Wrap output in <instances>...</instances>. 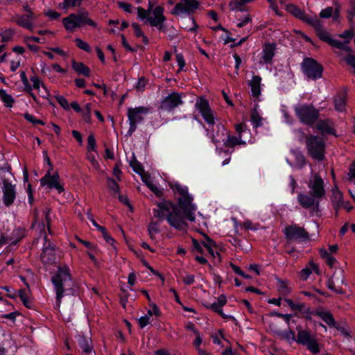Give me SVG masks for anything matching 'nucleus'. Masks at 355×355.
Instances as JSON below:
<instances>
[{"mask_svg":"<svg viewBox=\"0 0 355 355\" xmlns=\"http://www.w3.org/2000/svg\"><path fill=\"white\" fill-rule=\"evenodd\" d=\"M173 189L180 196L178 204L184 214L171 201L163 200L157 203V208L153 209V216L161 221L166 220L170 226L177 230L185 231L188 227L185 220L195 221L196 207L192 204L193 198L189 194L187 187L175 184Z\"/></svg>","mask_w":355,"mask_h":355,"instance_id":"1","label":"nucleus"},{"mask_svg":"<svg viewBox=\"0 0 355 355\" xmlns=\"http://www.w3.org/2000/svg\"><path fill=\"white\" fill-rule=\"evenodd\" d=\"M195 106L208 125V128H206L207 136L216 145L223 143L228 130L221 123L215 124V113L211 109L207 99L202 97L198 98Z\"/></svg>","mask_w":355,"mask_h":355,"instance_id":"2","label":"nucleus"},{"mask_svg":"<svg viewBox=\"0 0 355 355\" xmlns=\"http://www.w3.org/2000/svg\"><path fill=\"white\" fill-rule=\"evenodd\" d=\"M51 282L56 293V302L60 305L64 293L72 289L73 282L69 267L67 265L59 266L52 276Z\"/></svg>","mask_w":355,"mask_h":355,"instance_id":"3","label":"nucleus"},{"mask_svg":"<svg viewBox=\"0 0 355 355\" xmlns=\"http://www.w3.org/2000/svg\"><path fill=\"white\" fill-rule=\"evenodd\" d=\"M62 22L65 29L70 32H73L77 28L85 25L96 27V24L89 17V13L87 11L70 14L68 17L63 18Z\"/></svg>","mask_w":355,"mask_h":355,"instance_id":"4","label":"nucleus"},{"mask_svg":"<svg viewBox=\"0 0 355 355\" xmlns=\"http://www.w3.org/2000/svg\"><path fill=\"white\" fill-rule=\"evenodd\" d=\"M164 8L161 6H156L153 11V16L148 10L141 7L137 8V16L141 19H146L151 26L157 27L159 31L162 30L166 17L164 15Z\"/></svg>","mask_w":355,"mask_h":355,"instance_id":"5","label":"nucleus"},{"mask_svg":"<svg viewBox=\"0 0 355 355\" xmlns=\"http://www.w3.org/2000/svg\"><path fill=\"white\" fill-rule=\"evenodd\" d=\"M294 111L300 121L307 125H312L319 118V110L312 104L299 103Z\"/></svg>","mask_w":355,"mask_h":355,"instance_id":"6","label":"nucleus"},{"mask_svg":"<svg viewBox=\"0 0 355 355\" xmlns=\"http://www.w3.org/2000/svg\"><path fill=\"white\" fill-rule=\"evenodd\" d=\"M307 153L310 157L317 161H322L325 158V142L320 137L311 135L306 138Z\"/></svg>","mask_w":355,"mask_h":355,"instance_id":"7","label":"nucleus"},{"mask_svg":"<svg viewBox=\"0 0 355 355\" xmlns=\"http://www.w3.org/2000/svg\"><path fill=\"white\" fill-rule=\"evenodd\" d=\"M301 69L307 80H315L322 76V66L311 58H306L303 60L301 63Z\"/></svg>","mask_w":355,"mask_h":355,"instance_id":"8","label":"nucleus"},{"mask_svg":"<svg viewBox=\"0 0 355 355\" xmlns=\"http://www.w3.org/2000/svg\"><path fill=\"white\" fill-rule=\"evenodd\" d=\"M149 112V108L146 107H137L128 109L127 116L129 121V130L126 133L127 137H130L137 129V125L144 119V116Z\"/></svg>","mask_w":355,"mask_h":355,"instance_id":"9","label":"nucleus"},{"mask_svg":"<svg viewBox=\"0 0 355 355\" xmlns=\"http://www.w3.org/2000/svg\"><path fill=\"white\" fill-rule=\"evenodd\" d=\"M307 187L309 193L313 194L314 196L323 198L326 194L325 184L324 180L317 173L311 171V175L307 181Z\"/></svg>","mask_w":355,"mask_h":355,"instance_id":"10","label":"nucleus"},{"mask_svg":"<svg viewBox=\"0 0 355 355\" xmlns=\"http://www.w3.org/2000/svg\"><path fill=\"white\" fill-rule=\"evenodd\" d=\"M199 7L200 2L198 0H180L171 10V13L174 16L182 15H191L194 13Z\"/></svg>","mask_w":355,"mask_h":355,"instance_id":"11","label":"nucleus"},{"mask_svg":"<svg viewBox=\"0 0 355 355\" xmlns=\"http://www.w3.org/2000/svg\"><path fill=\"white\" fill-rule=\"evenodd\" d=\"M283 232L287 240L300 242H305L310 240L309 234L305 229L296 224L285 227Z\"/></svg>","mask_w":355,"mask_h":355,"instance_id":"12","label":"nucleus"},{"mask_svg":"<svg viewBox=\"0 0 355 355\" xmlns=\"http://www.w3.org/2000/svg\"><path fill=\"white\" fill-rule=\"evenodd\" d=\"M183 103L182 94L178 92H172L162 100L159 110L162 112H171Z\"/></svg>","mask_w":355,"mask_h":355,"instance_id":"13","label":"nucleus"},{"mask_svg":"<svg viewBox=\"0 0 355 355\" xmlns=\"http://www.w3.org/2000/svg\"><path fill=\"white\" fill-rule=\"evenodd\" d=\"M40 184L41 186H46L50 189H55L58 193H61L64 191L63 185L60 182V176L57 172L51 174L50 171H48L45 175L40 179Z\"/></svg>","mask_w":355,"mask_h":355,"instance_id":"14","label":"nucleus"},{"mask_svg":"<svg viewBox=\"0 0 355 355\" xmlns=\"http://www.w3.org/2000/svg\"><path fill=\"white\" fill-rule=\"evenodd\" d=\"M297 200L302 208L315 211L318 209L320 200L321 199L314 196L313 194H311L309 192V194L299 193Z\"/></svg>","mask_w":355,"mask_h":355,"instance_id":"15","label":"nucleus"},{"mask_svg":"<svg viewBox=\"0 0 355 355\" xmlns=\"http://www.w3.org/2000/svg\"><path fill=\"white\" fill-rule=\"evenodd\" d=\"M3 201L6 207L10 206L16 198L15 185L12 184L6 178L3 179Z\"/></svg>","mask_w":355,"mask_h":355,"instance_id":"16","label":"nucleus"},{"mask_svg":"<svg viewBox=\"0 0 355 355\" xmlns=\"http://www.w3.org/2000/svg\"><path fill=\"white\" fill-rule=\"evenodd\" d=\"M276 44L267 43L263 44L262 51L260 53L259 64L264 65L271 64L272 58L275 55Z\"/></svg>","mask_w":355,"mask_h":355,"instance_id":"17","label":"nucleus"},{"mask_svg":"<svg viewBox=\"0 0 355 355\" xmlns=\"http://www.w3.org/2000/svg\"><path fill=\"white\" fill-rule=\"evenodd\" d=\"M37 18L35 13L24 14L16 16V22L19 26L28 30H33L34 21Z\"/></svg>","mask_w":355,"mask_h":355,"instance_id":"18","label":"nucleus"},{"mask_svg":"<svg viewBox=\"0 0 355 355\" xmlns=\"http://www.w3.org/2000/svg\"><path fill=\"white\" fill-rule=\"evenodd\" d=\"M227 303V298L225 295H220L217 301L206 306L207 308L210 309L213 311L218 313L223 318H230V319H234L233 316L227 315L225 314L223 312V306Z\"/></svg>","mask_w":355,"mask_h":355,"instance_id":"19","label":"nucleus"},{"mask_svg":"<svg viewBox=\"0 0 355 355\" xmlns=\"http://www.w3.org/2000/svg\"><path fill=\"white\" fill-rule=\"evenodd\" d=\"M223 141L225 147L233 149L237 145H245L246 141H244L241 137L230 135V132L227 131L226 138Z\"/></svg>","mask_w":355,"mask_h":355,"instance_id":"20","label":"nucleus"},{"mask_svg":"<svg viewBox=\"0 0 355 355\" xmlns=\"http://www.w3.org/2000/svg\"><path fill=\"white\" fill-rule=\"evenodd\" d=\"M331 200L332 202L333 207L336 210L337 214L338 210L342 207L343 202V193L338 190L337 187H334L332 189V195L331 197Z\"/></svg>","mask_w":355,"mask_h":355,"instance_id":"21","label":"nucleus"},{"mask_svg":"<svg viewBox=\"0 0 355 355\" xmlns=\"http://www.w3.org/2000/svg\"><path fill=\"white\" fill-rule=\"evenodd\" d=\"M261 78L259 76H254L249 82L252 96L254 97L257 98L261 94Z\"/></svg>","mask_w":355,"mask_h":355,"instance_id":"22","label":"nucleus"},{"mask_svg":"<svg viewBox=\"0 0 355 355\" xmlns=\"http://www.w3.org/2000/svg\"><path fill=\"white\" fill-rule=\"evenodd\" d=\"M313 272L319 274V267L316 263L310 261L309 266L301 270L300 272L301 279L306 280Z\"/></svg>","mask_w":355,"mask_h":355,"instance_id":"23","label":"nucleus"},{"mask_svg":"<svg viewBox=\"0 0 355 355\" xmlns=\"http://www.w3.org/2000/svg\"><path fill=\"white\" fill-rule=\"evenodd\" d=\"M347 94L345 92H341L336 94L334 98V107L338 112L345 110L346 105Z\"/></svg>","mask_w":355,"mask_h":355,"instance_id":"24","label":"nucleus"},{"mask_svg":"<svg viewBox=\"0 0 355 355\" xmlns=\"http://www.w3.org/2000/svg\"><path fill=\"white\" fill-rule=\"evenodd\" d=\"M141 179L146 186L158 197L162 196V190L159 189L156 184L153 182L151 178L148 175H142Z\"/></svg>","mask_w":355,"mask_h":355,"instance_id":"25","label":"nucleus"},{"mask_svg":"<svg viewBox=\"0 0 355 355\" xmlns=\"http://www.w3.org/2000/svg\"><path fill=\"white\" fill-rule=\"evenodd\" d=\"M72 69L79 75H83L86 77L90 76L91 71L84 63L73 60L71 62Z\"/></svg>","mask_w":355,"mask_h":355,"instance_id":"26","label":"nucleus"},{"mask_svg":"<svg viewBox=\"0 0 355 355\" xmlns=\"http://www.w3.org/2000/svg\"><path fill=\"white\" fill-rule=\"evenodd\" d=\"M78 343L83 352L86 354L92 353V347L91 345L92 340L89 338L85 336H79Z\"/></svg>","mask_w":355,"mask_h":355,"instance_id":"27","label":"nucleus"},{"mask_svg":"<svg viewBox=\"0 0 355 355\" xmlns=\"http://www.w3.org/2000/svg\"><path fill=\"white\" fill-rule=\"evenodd\" d=\"M41 259L44 263H52L55 261V248H43Z\"/></svg>","mask_w":355,"mask_h":355,"instance_id":"28","label":"nucleus"},{"mask_svg":"<svg viewBox=\"0 0 355 355\" xmlns=\"http://www.w3.org/2000/svg\"><path fill=\"white\" fill-rule=\"evenodd\" d=\"M254 0H232L230 2L229 6L232 11L243 12L245 10V5Z\"/></svg>","mask_w":355,"mask_h":355,"instance_id":"29","label":"nucleus"},{"mask_svg":"<svg viewBox=\"0 0 355 355\" xmlns=\"http://www.w3.org/2000/svg\"><path fill=\"white\" fill-rule=\"evenodd\" d=\"M315 336L307 330H298L297 338L296 342L301 345H305Z\"/></svg>","mask_w":355,"mask_h":355,"instance_id":"30","label":"nucleus"},{"mask_svg":"<svg viewBox=\"0 0 355 355\" xmlns=\"http://www.w3.org/2000/svg\"><path fill=\"white\" fill-rule=\"evenodd\" d=\"M329 44L338 50L344 51L348 53V54H352V49L348 46V44L346 42H341L338 40L332 39Z\"/></svg>","mask_w":355,"mask_h":355,"instance_id":"31","label":"nucleus"},{"mask_svg":"<svg viewBox=\"0 0 355 355\" xmlns=\"http://www.w3.org/2000/svg\"><path fill=\"white\" fill-rule=\"evenodd\" d=\"M277 290L282 295H287L291 292V288L289 286L287 281H284L277 278Z\"/></svg>","mask_w":355,"mask_h":355,"instance_id":"32","label":"nucleus"},{"mask_svg":"<svg viewBox=\"0 0 355 355\" xmlns=\"http://www.w3.org/2000/svg\"><path fill=\"white\" fill-rule=\"evenodd\" d=\"M316 315L324 321L329 327H335V320L332 314L328 311H318Z\"/></svg>","mask_w":355,"mask_h":355,"instance_id":"33","label":"nucleus"},{"mask_svg":"<svg viewBox=\"0 0 355 355\" xmlns=\"http://www.w3.org/2000/svg\"><path fill=\"white\" fill-rule=\"evenodd\" d=\"M315 30L316 34L318 36V37L321 40L324 41L329 44L332 38L331 37L330 34L324 30L322 24L318 27H317Z\"/></svg>","mask_w":355,"mask_h":355,"instance_id":"34","label":"nucleus"},{"mask_svg":"<svg viewBox=\"0 0 355 355\" xmlns=\"http://www.w3.org/2000/svg\"><path fill=\"white\" fill-rule=\"evenodd\" d=\"M0 98L4 103V105L8 107H12L15 102L12 96L6 93L3 89H0Z\"/></svg>","mask_w":355,"mask_h":355,"instance_id":"35","label":"nucleus"},{"mask_svg":"<svg viewBox=\"0 0 355 355\" xmlns=\"http://www.w3.org/2000/svg\"><path fill=\"white\" fill-rule=\"evenodd\" d=\"M263 118L260 116L257 110H252L250 114V121L254 128H258L262 125Z\"/></svg>","mask_w":355,"mask_h":355,"instance_id":"36","label":"nucleus"},{"mask_svg":"<svg viewBox=\"0 0 355 355\" xmlns=\"http://www.w3.org/2000/svg\"><path fill=\"white\" fill-rule=\"evenodd\" d=\"M83 0H63V2L60 3V8L67 10L69 8L77 7L81 5Z\"/></svg>","mask_w":355,"mask_h":355,"instance_id":"37","label":"nucleus"},{"mask_svg":"<svg viewBox=\"0 0 355 355\" xmlns=\"http://www.w3.org/2000/svg\"><path fill=\"white\" fill-rule=\"evenodd\" d=\"M8 236L11 241V244L15 245L24 237V232L22 230L19 228L15 229Z\"/></svg>","mask_w":355,"mask_h":355,"instance_id":"38","label":"nucleus"},{"mask_svg":"<svg viewBox=\"0 0 355 355\" xmlns=\"http://www.w3.org/2000/svg\"><path fill=\"white\" fill-rule=\"evenodd\" d=\"M130 166L135 173L139 175H142L143 173L144 172L142 164L136 159L135 156H133L132 159L130 161Z\"/></svg>","mask_w":355,"mask_h":355,"instance_id":"39","label":"nucleus"},{"mask_svg":"<svg viewBox=\"0 0 355 355\" xmlns=\"http://www.w3.org/2000/svg\"><path fill=\"white\" fill-rule=\"evenodd\" d=\"M131 26H132V28L134 29L135 36L137 37H141L143 39L144 43L147 44L148 43V37L144 34L139 25L138 24L134 22L131 24Z\"/></svg>","mask_w":355,"mask_h":355,"instance_id":"40","label":"nucleus"},{"mask_svg":"<svg viewBox=\"0 0 355 355\" xmlns=\"http://www.w3.org/2000/svg\"><path fill=\"white\" fill-rule=\"evenodd\" d=\"M306 348L313 354L320 352V347L315 337L313 338L308 344L305 345Z\"/></svg>","mask_w":355,"mask_h":355,"instance_id":"41","label":"nucleus"},{"mask_svg":"<svg viewBox=\"0 0 355 355\" xmlns=\"http://www.w3.org/2000/svg\"><path fill=\"white\" fill-rule=\"evenodd\" d=\"M276 333L281 336L283 338L287 340L288 342L296 341L295 332L291 330H288L284 332L276 331Z\"/></svg>","mask_w":355,"mask_h":355,"instance_id":"42","label":"nucleus"},{"mask_svg":"<svg viewBox=\"0 0 355 355\" xmlns=\"http://www.w3.org/2000/svg\"><path fill=\"white\" fill-rule=\"evenodd\" d=\"M302 20L311 24L315 29L321 24V22L318 19L309 16L306 13L304 14V17H302Z\"/></svg>","mask_w":355,"mask_h":355,"instance_id":"43","label":"nucleus"},{"mask_svg":"<svg viewBox=\"0 0 355 355\" xmlns=\"http://www.w3.org/2000/svg\"><path fill=\"white\" fill-rule=\"evenodd\" d=\"M317 129L322 133L330 134L332 132V128L324 121H320L318 122Z\"/></svg>","mask_w":355,"mask_h":355,"instance_id":"44","label":"nucleus"},{"mask_svg":"<svg viewBox=\"0 0 355 355\" xmlns=\"http://www.w3.org/2000/svg\"><path fill=\"white\" fill-rule=\"evenodd\" d=\"M290 12L297 18L302 19L304 17L305 12L295 6L291 5L288 7Z\"/></svg>","mask_w":355,"mask_h":355,"instance_id":"45","label":"nucleus"},{"mask_svg":"<svg viewBox=\"0 0 355 355\" xmlns=\"http://www.w3.org/2000/svg\"><path fill=\"white\" fill-rule=\"evenodd\" d=\"M75 42H76V46L80 49L83 50V51H85L86 52H88V53L92 51V49H91L90 46L88 44V43H87L86 42L83 41L80 38H76L75 40Z\"/></svg>","mask_w":355,"mask_h":355,"instance_id":"46","label":"nucleus"},{"mask_svg":"<svg viewBox=\"0 0 355 355\" xmlns=\"http://www.w3.org/2000/svg\"><path fill=\"white\" fill-rule=\"evenodd\" d=\"M30 81L32 83L31 87L33 89H37L40 91V88L42 87V85H44L40 78L37 76H33L30 78Z\"/></svg>","mask_w":355,"mask_h":355,"instance_id":"47","label":"nucleus"},{"mask_svg":"<svg viewBox=\"0 0 355 355\" xmlns=\"http://www.w3.org/2000/svg\"><path fill=\"white\" fill-rule=\"evenodd\" d=\"M285 302L290 306L292 311H301L304 308V304H295L291 299H285Z\"/></svg>","mask_w":355,"mask_h":355,"instance_id":"48","label":"nucleus"},{"mask_svg":"<svg viewBox=\"0 0 355 355\" xmlns=\"http://www.w3.org/2000/svg\"><path fill=\"white\" fill-rule=\"evenodd\" d=\"M24 117L28 122H30L34 125L40 124V125H44L45 124L43 121L37 119L35 116H33L28 112L24 114Z\"/></svg>","mask_w":355,"mask_h":355,"instance_id":"49","label":"nucleus"},{"mask_svg":"<svg viewBox=\"0 0 355 355\" xmlns=\"http://www.w3.org/2000/svg\"><path fill=\"white\" fill-rule=\"evenodd\" d=\"M235 129L238 136L241 137V139H243V134L249 132L245 123H243L236 124L235 125Z\"/></svg>","mask_w":355,"mask_h":355,"instance_id":"50","label":"nucleus"},{"mask_svg":"<svg viewBox=\"0 0 355 355\" xmlns=\"http://www.w3.org/2000/svg\"><path fill=\"white\" fill-rule=\"evenodd\" d=\"M98 231H100L102 233L104 239L107 243L110 245L114 244V239L107 233L105 227L101 226V227H98Z\"/></svg>","mask_w":355,"mask_h":355,"instance_id":"51","label":"nucleus"},{"mask_svg":"<svg viewBox=\"0 0 355 355\" xmlns=\"http://www.w3.org/2000/svg\"><path fill=\"white\" fill-rule=\"evenodd\" d=\"M148 233L151 239L159 232V225L157 223L151 222L148 227Z\"/></svg>","mask_w":355,"mask_h":355,"instance_id":"52","label":"nucleus"},{"mask_svg":"<svg viewBox=\"0 0 355 355\" xmlns=\"http://www.w3.org/2000/svg\"><path fill=\"white\" fill-rule=\"evenodd\" d=\"M21 80L24 86V89L26 92H31L33 90V87H31V84L29 83L28 79L26 77V73L24 71H21L20 73Z\"/></svg>","mask_w":355,"mask_h":355,"instance_id":"53","label":"nucleus"},{"mask_svg":"<svg viewBox=\"0 0 355 355\" xmlns=\"http://www.w3.org/2000/svg\"><path fill=\"white\" fill-rule=\"evenodd\" d=\"M107 186L110 190H112L114 193H119V186L118 183L112 178L107 179Z\"/></svg>","mask_w":355,"mask_h":355,"instance_id":"54","label":"nucleus"},{"mask_svg":"<svg viewBox=\"0 0 355 355\" xmlns=\"http://www.w3.org/2000/svg\"><path fill=\"white\" fill-rule=\"evenodd\" d=\"M343 60L354 69V73L355 74V55L353 54H347L346 56H343Z\"/></svg>","mask_w":355,"mask_h":355,"instance_id":"55","label":"nucleus"},{"mask_svg":"<svg viewBox=\"0 0 355 355\" xmlns=\"http://www.w3.org/2000/svg\"><path fill=\"white\" fill-rule=\"evenodd\" d=\"M355 16V1H350V8L347 10V19L351 23Z\"/></svg>","mask_w":355,"mask_h":355,"instance_id":"56","label":"nucleus"},{"mask_svg":"<svg viewBox=\"0 0 355 355\" xmlns=\"http://www.w3.org/2000/svg\"><path fill=\"white\" fill-rule=\"evenodd\" d=\"M87 150L89 151H94L96 149V140L94 135H90L87 137Z\"/></svg>","mask_w":355,"mask_h":355,"instance_id":"57","label":"nucleus"},{"mask_svg":"<svg viewBox=\"0 0 355 355\" xmlns=\"http://www.w3.org/2000/svg\"><path fill=\"white\" fill-rule=\"evenodd\" d=\"M334 9L332 7H327L322 9L320 13V16L322 18H329L333 15Z\"/></svg>","mask_w":355,"mask_h":355,"instance_id":"58","label":"nucleus"},{"mask_svg":"<svg viewBox=\"0 0 355 355\" xmlns=\"http://www.w3.org/2000/svg\"><path fill=\"white\" fill-rule=\"evenodd\" d=\"M55 99L62 107L64 110L69 109V105L67 100L62 96H56Z\"/></svg>","mask_w":355,"mask_h":355,"instance_id":"59","label":"nucleus"},{"mask_svg":"<svg viewBox=\"0 0 355 355\" xmlns=\"http://www.w3.org/2000/svg\"><path fill=\"white\" fill-rule=\"evenodd\" d=\"M202 245L204 248H210V247H215V243L209 236H205L204 239L201 241Z\"/></svg>","mask_w":355,"mask_h":355,"instance_id":"60","label":"nucleus"},{"mask_svg":"<svg viewBox=\"0 0 355 355\" xmlns=\"http://www.w3.org/2000/svg\"><path fill=\"white\" fill-rule=\"evenodd\" d=\"M150 317L148 315L141 316L138 322L141 328H144L146 325L150 323Z\"/></svg>","mask_w":355,"mask_h":355,"instance_id":"61","label":"nucleus"},{"mask_svg":"<svg viewBox=\"0 0 355 355\" xmlns=\"http://www.w3.org/2000/svg\"><path fill=\"white\" fill-rule=\"evenodd\" d=\"M242 225L245 229L250 230H257L259 226V225H254L250 220H245Z\"/></svg>","mask_w":355,"mask_h":355,"instance_id":"62","label":"nucleus"},{"mask_svg":"<svg viewBox=\"0 0 355 355\" xmlns=\"http://www.w3.org/2000/svg\"><path fill=\"white\" fill-rule=\"evenodd\" d=\"M118 6L120 8L123 9L126 12L130 13L132 11V6L130 3L120 1L118 2Z\"/></svg>","mask_w":355,"mask_h":355,"instance_id":"63","label":"nucleus"},{"mask_svg":"<svg viewBox=\"0 0 355 355\" xmlns=\"http://www.w3.org/2000/svg\"><path fill=\"white\" fill-rule=\"evenodd\" d=\"M251 21L252 17H250V15H247L246 16L244 17L243 19L239 20L236 26L239 28H242Z\"/></svg>","mask_w":355,"mask_h":355,"instance_id":"64","label":"nucleus"}]
</instances>
